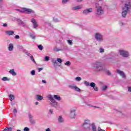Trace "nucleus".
I'll list each match as a JSON object with an SVG mask.
<instances>
[{
  "label": "nucleus",
  "mask_w": 131,
  "mask_h": 131,
  "mask_svg": "<svg viewBox=\"0 0 131 131\" xmlns=\"http://www.w3.org/2000/svg\"><path fill=\"white\" fill-rule=\"evenodd\" d=\"M47 98L50 101L51 106H52V107H54V108H56V109H59L60 105H59V103H58V102L56 101V100H57V101H61V99L60 96L54 95L53 96V95L50 94L47 96Z\"/></svg>",
  "instance_id": "obj_1"
},
{
  "label": "nucleus",
  "mask_w": 131,
  "mask_h": 131,
  "mask_svg": "<svg viewBox=\"0 0 131 131\" xmlns=\"http://www.w3.org/2000/svg\"><path fill=\"white\" fill-rule=\"evenodd\" d=\"M130 1H127L122 7V17L123 18H125L126 17V15H127L130 11Z\"/></svg>",
  "instance_id": "obj_2"
},
{
  "label": "nucleus",
  "mask_w": 131,
  "mask_h": 131,
  "mask_svg": "<svg viewBox=\"0 0 131 131\" xmlns=\"http://www.w3.org/2000/svg\"><path fill=\"white\" fill-rule=\"evenodd\" d=\"M92 68L94 71L96 72H100V71H104L105 69L102 65V62L99 61H96L92 64Z\"/></svg>",
  "instance_id": "obj_3"
},
{
  "label": "nucleus",
  "mask_w": 131,
  "mask_h": 131,
  "mask_svg": "<svg viewBox=\"0 0 131 131\" xmlns=\"http://www.w3.org/2000/svg\"><path fill=\"white\" fill-rule=\"evenodd\" d=\"M17 12H19L20 13H24L25 14H28V15H31L32 17H36V13L34 10H32L30 8H21L19 9H15Z\"/></svg>",
  "instance_id": "obj_4"
},
{
  "label": "nucleus",
  "mask_w": 131,
  "mask_h": 131,
  "mask_svg": "<svg viewBox=\"0 0 131 131\" xmlns=\"http://www.w3.org/2000/svg\"><path fill=\"white\" fill-rule=\"evenodd\" d=\"M83 129L86 130H90L91 128V122L89 120H85L84 123L82 125Z\"/></svg>",
  "instance_id": "obj_5"
},
{
  "label": "nucleus",
  "mask_w": 131,
  "mask_h": 131,
  "mask_svg": "<svg viewBox=\"0 0 131 131\" xmlns=\"http://www.w3.org/2000/svg\"><path fill=\"white\" fill-rule=\"evenodd\" d=\"M76 110H77V108L75 107H73L70 109L69 113V117L70 118H75V116H76Z\"/></svg>",
  "instance_id": "obj_6"
},
{
  "label": "nucleus",
  "mask_w": 131,
  "mask_h": 131,
  "mask_svg": "<svg viewBox=\"0 0 131 131\" xmlns=\"http://www.w3.org/2000/svg\"><path fill=\"white\" fill-rule=\"evenodd\" d=\"M96 14L99 16L103 15L104 14V9H103V7L100 6H96Z\"/></svg>",
  "instance_id": "obj_7"
},
{
  "label": "nucleus",
  "mask_w": 131,
  "mask_h": 131,
  "mask_svg": "<svg viewBox=\"0 0 131 131\" xmlns=\"http://www.w3.org/2000/svg\"><path fill=\"white\" fill-rule=\"evenodd\" d=\"M95 39H96L97 41H103V40H104L103 35H102V34L100 33H96L95 34Z\"/></svg>",
  "instance_id": "obj_8"
},
{
  "label": "nucleus",
  "mask_w": 131,
  "mask_h": 131,
  "mask_svg": "<svg viewBox=\"0 0 131 131\" xmlns=\"http://www.w3.org/2000/svg\"><path fill=\"white\" fill-rule=\"evenodd\" d=\"M119 54L122 56V57H124V58H127V57L129 56V53H128V51L123 50H119Z\"/></svg>",
  "instance_id": "obj_9"
},
{
  "label": "nucleus",
  "mask_w": 131,
  "mask_h": 131,
  "mask_svg": "<svg viewBox=\"0 0 131 131\" xmlns=\"http://www.w3.org/2000/svg\"><path fill=\"white\" fill-rule=\"evenodd\" d=\"M31 22L32 23V28L34 29H37L38 28V24H37V21L34 18L31 19Z\"/></svg>",
  "instance_id": "obj_10"
},
{
  "label": "nucleus",
  "mask_w": 131,
  "mask_h": 131,
  "mask_svg": "<svg viewBox=\"0 0 131 131\" xmlns=\"http://www.w3.org/2000/svg\"><path fill=\"white\" fill-rule=\"evenodd\" d=\"M69 88L73 91H76V92H80V89L77 87L75 84H71L69 85Z\"/></svg>",
  "instance_id": "obj_11"
},
{
  "label": "nucleus",
  "mask_w": 131,
  "mask_h": 131,
  "mask_svg": "<svg viewBox=\"0 0 131 131\" xmlns=\"http://www.w3.org/2000/svg\"><path fill=\"white\" fill-rule=\"evenodd\" d=\"M57 62H58V63H59V64H62V62H63V60L61 58H57V60H56L55 59H53L52 60V62L54 65V67H56V64H57Z\"/></svg>",
  "instance_id": "obj_12"
},
{
  "label": "nucleus",
  "mask_w": 131,
  "mask_h": 131,
  "mask_svg": "<svg viewBox=\"0 0 131 131\" xmlns=\"http://www.w3.org/2000/svg\"><path fill=\"white\" fill-rule=\"evenodd\" d=\"M115 57V55L114 54V53H112L109 54L107 55H106L105 56V58L107 60H114Z\"/></svg>",
  "instance_id": "obj_13"
},
{
  "label": "nucleus",
  "mask_w": 131,
  "mask_h": 131,
  "mask_svg": "<svg viewBox=\"0 0 131 131\" xmlns=\"http://www.w3.org/2000/svg\"><path fill=\"white\" fill-rule=\"evenodd\" d=\"M116 71L117 73H118V74H119V75H120V76H121L122 78H125V74L124 73V72H123V71L120 70H117Z\"/></svg>",
  "instance_id": "obj_14"
},
{
  "label": "nucleus",
  "mask_w": 131,
  "mask_h": 131,
  "mask_svg": "<svg viewBox=\"0 0 131 131\" xmlns=\"http://www.w3.org/2000/svg\"><path fill=\"white\" fill-rule=\"evenodd\" d=\"M30 122L32 124H35V120L33 119V116L31 114H29Z\"/></svg>",
  "instance_id": "obj_15"
},
{
  "label": "nucleus",
  "mask_w": 131,
  "mask_h": 131,
  "mask_svg": "<svg viewBox=\"0 0 131 131\" xmlns=\"http://www.w3.org/2000/svg\"><path fill=\"white\" fill-rule=\"evenodd\" d=\"M93 12V8H88L83 11V14H90Z\"/></svg>",
  "instance_id": "obj_16"
},
{
  "label": "nucleus",
  "mask_w": 131,
  "mask_h": 131,
  "mask_svg": "<svg viewBox=\"0 0 131 131\" xmlns=\"http://www.w3.org/2000/svg\"><path fill=\"white\" fill-rule=\"evenodd\" d=\"M65 49L62 48H59L58 47L55 46L53 48V52H62V51H64Z\"/></svg>",
  "instance_id": "obj_17"
},
{
  "label": "nucleus",
  "mask_w": 131,
  "mask_h": 131,
  "mask_svg": "<svg viewBox=\"0 0 131 131\" xmlns=\"http://www.w3.org/2000/svg\"><path fill=\"white\" fill-rule=\"evenodd\" d=\"M90 86H91V88H93L95 92H98V91H99V89L97 86H96V83L94 82H91L90 83Z\"/></svg>",
  "instance_id": "obj_18"
},
{
  "label": "nucleus",
  "mask_w": 131,
  "mask_h": 131,
  "mask_svg": "<svg viewBox=\"0 0 131 131\" xmlns=\"http://www.w3.org/2000/svg\"><path fill=\"white\" fill-rule=\"evenodd\" d=\"M14 31H12V30H7L5 32V33L7 35H14Z\"/></svg>",
  "instance_id": "obj_19"
},
{
  "label": "nucleus",
  "mask_w": 131,
  "mask_h": 131,
  "mask_svg": "<svg viewBox=\"0 0 131 131\" xmlns=\"http://www.w3.org/2000/svg\"><path fill=\"white\" fill-rule=\"evenodd\" d=\"M9 72L10 74L12 75V76H16L17 75V73L15 72V70L14 69L10 70Z\"/></svg>",
  "instance_id": "obj_20"
},
{
  "label": "nucleus",
  "mask_w": 131,
  "mask_h": 131,
  "mask_svg": "<svg viewBox=\"0 0 131 131\" xmlns=\"http://www.w3.org/2000/svg\"><path fill=\"white\" fill-rule=\"evenodd\" d=\"M29 36L30 38L33 39L34 40L36 39V36H35V34H34V33H30Z\"/></svg>",
  "instance_id": "obj_21"
},
{
  "label": "nucleus",
  "mask_w": 131,
  "mask_h": 131,
  "mask_svg": "<svg viewBox=\"0 0 131 131\" xmlns=\"http://www.w3.org/2000/svg\"><path fill=\"white\" fill-rule=\"evenodd\" d=\"M17 22L18 24H19V25H21V26H22L23 27H25V26H26V24L20 19H18L17 20Z\"/></svg>",
  "instance_id": "obj_22"
},
{
  "label": "nucleus",
  "mask_w": 131,
  "mask_h": 131,
  "mask_svg": "<svg viewBox=\"0 0 131 131\" xmlns=\"http://www.w3.org/2000/svg\"><path fill=\"white\" fill-rule=\"evenodd\" d=\"M43 99V97H42L41 95H36V99L37 101H41Z\"/></svg>",
  "instance_id": "obj_23"
},
{
  "label": "nucleus",
  "mask_w": 131,
  "mask_h": 131,
  "mask_svg": "<svg viewBox=\"0 0 131 131\" xmlns=\"http://www.w3.org/2000/svg\"><path fill=\"white\" fill-rule=\"evenodd\" d=\"M8 49L9 52H12L13 50H14V45H13V43L9 44Z\"/></svg>",
  "instance_id": "obj_24"
},
{
  "label": "nucleus",
  "mask_w": 131,
  "mask_h": 131,
  "mask_svg": "<svg viewBox=\"0 0 131 131\" xmlns=\"http://www.w3.org/2000/svg\"><path fill=\"white\" fill-rule=\"evenodd\" d=\"M117 112L118 115H119V117H123L124 116V114L120 111L116 110Z\"/></svg>",
  "instance_id": "obj_25"
},
{
  "label": "nucleus",
  "mask_w": 131,
  "mask_h": 131,
  "mask_svg": "<svg viewBox=\"0 0 131 131\" xmlns=\"http://www.w3.org/2000/svg\"><path fill=\"white\" fill-rule=\"evenodd\" d=\"M82 7L80 5L75 6L72 8L73 11H76V10H80L81 9Z\"/></svg>",
  "instance_id": "obj_26"
},
{
  "label": "nucleus",
  "mask_w": 131,
  "mask_h": 131,
  "mask_svg": "<svg viewBox=\"0 0 131 131\" xmlns=\"http://www.w3.org/2000/svg\"><path fill=\"white\" fill-rule=\"evenodd\" d=\"M58 121L60 123H62L64 122V119H63V117H62V116H59L58 118Z\"/></svg>",
  "instance_id": "obj_27"
},
{
  "label": "nucleus",
  "mask_w": 131,
  "mask_h": 131,
  "mask_svg": "<svg viewBox=\"0 0 131 131\" xmlns=\"http://www.w3.org/2000/svg\"><path fill=\"white\" fill-rule=\"evenodd\" d=\"M9 100L10 101H14L15 100V96L13 95L12 94H10L9 96Z\"/></svg>",
  "instance_id": "obj_28"
},
{
  "label": "nucleus",
  "mask_w": 131,
  "mask_h": 131,
  "mask_svg": "<svg viewBox=\"0 0 131 131\" xmlns=\"http://www.w3.org/2000/svg\"><path fill=\"white\" fill-rule=\"evenodd\" d=\"M2 80L3 81H10V80H11V79H10L9 78H8L7 77H4L2 78Z\"/></svg>",
  "instance_id": "obj_29"
},
{
  "label": "nucleus",
  "mask_w": 131,
  "mask_h": 131,
  "mask_svg": "<svg viewBox=\"0 0 131 131\" xmlns=\"http://www.w3.org/2000/svg\"><path fill=\"white\" fill-rule=\"evenodd\" d=\"M30 59L35 64L36 63V62H35V60H34V58H33V56L32 55H31L30 56Z\"/></svg>",
  "instance_id": "obj_30"
},
{
  "label": "nucleus",
  "mask_w": 131,
  "mask_h": 131,
  "mask_svg": "<svg viewBox=\"0 0 131 131\" xmlns=\"http://www.w3.org/2000/svg\"><path fill=\"white\" fill-rule=\"evenodd\" d=\"M75 81H81V77H76L75 78Z\"/></svg>",
  "instance_id": "obj_31"
},
{
  "label": "nucleus",
  "mask_w": 131,
  "mask_h": 131,
  "mask_svg": "<svg viewBox=\"0 0 131 131\" xmlns=\"http://www.w3.org/2000/svg\"><path fill=\"white\" fill-rule=\"evenodd\" d=\"M12 127H6L5 129H4L2 131H12Z\"/></svg>",
  "instance_id": "obj_32"
},
{
  "label": "nucleus",
  "mask_w": 131,
  "mask_h": 131,
  "mask_svg": "<svg viewBox=\"0 0 131 131\" xmlns=\"http://www.w3.org/2000/svg\"><path fill=\"white\" fill-rule=\"evenodd\" d=\"M92 128L93 131H96V125H95V124L94 123L92 124Z\"/></svg>",
  "instance_id": "obj_33"
},
{
  "label": "nucleus",
  "mask_w": 131,
  "mask_h": 131,
  "mask_svg": "<svg viewBox=\"0 0 131 131\" xmlns=\"http://www.w3.org/2000/svg\"><path fill=\"white\" fill-rule=\"evenodd\" d=\"M67 42L69 46H72V45H73V42H72L71 40H68Z\"/></svg>",
  "instance_id": "obj_34"
},
{
  "label": "nucleus",
  "mask_w": 131,
  "mask_h": 131,
  "mask_svg": "<svg viewBox=\"0 0 131 131\" xmlns=\"http://www.w3.org/2000/svg\"><path fill=\"white\" fill-rule=\"evenodd\" d=\"M119 25L120 26H124V25H125V24L122 22V21H119Z\"/></svg>",
  "instance_id": "obj_35"
},
{
  "label": "nucleus",
  "mask_w": 131,
  "mask_h": 131,
  "mask_svg": "<svg viewBox=\"0 0 131 131\" xmlns=\"http://www.w3.org/2000/svg\"><path fill=\"white\" fill-rule=\"evenodd\" d=\"M64 65H66V66H70L71 65V62H70L69 61H68L64 63Z\"/></svg>",
  "instance_id": "obj_36"
},
{
  "label": "nucleus",
  "mask_w": 131,
  "mask_h": 131,
  "mask_svg": "<svg viewBox=\"0 0 131 131\" xmlns=\"http://www.w3.org/2000/svg\"><path fill=\"white\" fill-rule=\"evenodd\" d=\"M84 83L85 85H86V86H89V85L91 86V84H90V82H89L87 81H84Z\"/></svg>",
  "instance_id": "obj_37"
},
{
  "label": "nucleus",
  "mask_w": 131,
  "mask_h": 131,
  "mask_svg": "<svg viewBox=\"0 0 131 131\" xmlns=\"http://www.w3.org/2000/svg\"><path fill=\"white\" fill-rule=\"evenodd\" d=\"M44 61H50V57L45 56V57L44 58Z\"/></svg>",
  "instance_id": "obj_38"
},
{
  "label": "nucleus",
  "mask_w": 131,
  "mask_h": 131,
  "mask_svg": "<svg viewBox=\"0 0 131 131\" xmlns=\"http://www.w3.org/2000/svg\"><path fill=\"white\" fill-rule=\"evenodd\" d=\"M107 89H108V86H107V85H104L102 86V91H106Z\"/></svg>",
  "instance_id": "obj_39"
},
{
  "label": "nucleus",
  "mask_w": 131,
  "mask_h": 131,
  "mask_svg": "<svg viewBox=\"0 0 131 131\" xmlns=\"http://www.w3.org/2000/svg\"><path fill=\"white\" fill-rule=\"evenodd\" d=\"M48 113H49V114H53V113H54V110H52V109H50L49 110Z\"/></svg>",
  "instance_id": "obj_40"
},
{
  "label": "nucleus",
  "mask_w": 131,
  "mask_h": 131,
  "mask_svg": "<svg viewBox=\"0 0 131 131\" xmlns=\"http://www.w3.org/2000/svg\"><path fill=\"white\" fill-rule=\"evenodd\" d=\"M38 48L39 50H40V51H42L43 47L41 45L38 46Z\"/></svg>",
  "instance_id": "obj_41"
},
{
  "label": "nucleus",
  "mask_w": 131,
  "mask_h": 131,
  "mask_svg": "<svg viewBox=\"0 0 131 131\" xmlns=\"http://www.w3.org/2000/svg\"><path fill=\"white\" fill-rule=\"evenodd\" d=\"M31 75H33V76L35 75V71L32 70V71H31Z\"/></svg>",
  "instance_id": "obj_42"
},
{
  "label": "nucleus",
  "mask_w": 131,
  "mask_h": 131,
  "mask_svg": "<svg viewBox=\"0 0 131 131\" xmlns=\"http://www.w3.org/2000/svg\"><path fill=\"white\" fill-rule=\"evenodd\" d=\"M99 52L100 53H104V49L100 48L99 49Z\"/></svg>",
  "instance_id": "obj_43"
},
{
  "label": "nucleus",
  "mask_w": 131,
  "mask_h": 131,
  "mask_svg": "<svg viewBox=\"0 0 131 131\" xmlns=\"http://www.w3.org/2000/svg\"><path fill=\"white\" fill-rule=\"evenodd\" d=\"M53 21L54 22H59V19H58V18H53Z\"/></svg>",
  "instance_id": "obj_44"
},
{
  "label": "nucleus",
  "mask_w": 131,
  "mask_h": 131,
  "mask_svg": "<svg viewBox=\"0 0 131 131\" xmlns=\"http://www.w3.org/2000/svg\"><path fill=\"white\" fill-rule=\"evenodd\" d=\"M14 38H15V39H19L20 38V36L17 35H15V36L14 37Z\"/></svg>",
  "instance_id": "obj_45"
},
{
  "label": "nucleus",
  "mask_w": 131,
  "mask_h": 131,
  "mask_svg": "<svg viewBox=\"0 0 131 131\" xmlns=\"http://www.w3.org/2000/svg\"><path fill=\"white\" fill-rule=\"evenodd\" d=\"M24 131H29V128L26 127L24 128Z\"/></svg>",
  "instance_id": "obj_46"
},
{
  "label": "nucleus",
  "mask_w": 131,
  "mask_h": 131,
  "mask_svg": "<svg viewBox=\"0 0 131 131\" xmlns=\"http://www.w3.org/2000/svg\"><path fill=\"white\" fill-rule=\"evenodd\" d=\"M98 131H106V130H104V129H101V127H98Z\"/></svg>",
  "instance_id": "obj_47"
},
{
  "label": "nucleus",
  "mask_w": 131,
  "mask_h": 131,
  "mask_svg": "<svg viewBox=\"0 0 131 131\" xmlns=\"http://www.w3.org/2000/svg\"><path fill=\"white\" fill-rule=\"evenodd\" d=\"M69 0H62V4H67Z\"/></svg>",
  "instance_id": "obj_48"
},
{
  "label": "nucleus",
  "mask_w": 131,
  "mask_h": 131,
  "mask_svg": "<svg viewBox=\"0 0 131 131\" xmlns=\"http://www.w3.org/2000/svg\"><path fill=\"white\" fill-rule=\"evenodd\" d=\"M26 55H27V56H28V57H30V55H31L30 53H28V52H25Z\"/></svg>",
  "instance_id": "obj_49"
},
{
  "label": "nucleus",
  "mask_w": 131,
  "mask_h": 131,
  "mask_svg": "<svg viewBox=\"0 0 131 131\" xmlns=\"http://www.w3.org/2000/svg\"><path fill=\"white\" fill-rule=\"evenodd\" d=\"M42 69H43L42 68H38V72H40V71H41V70H42Z\"/></svg>",
  "instance_id": "obj_50"
},
{
  "label": "nucleus",
  "mask_w": 131,
  "mask_h": 131,
  "mask_svg": "<svg viewBox=\"0 0 131 131\" xmlns=\"http://www.w3.org/2000/svg\"><path fill=\"white\" fill-rule=\"evenodd\" d=\"M107 74L108 75H111V72L109 71H107Z\"/></svg>",
  "instance_id": "obj_51"
},
{
  "label": "nucleus",
  "mask_w": 131,
  "mask_h": 131,
  "mask_svg": "<svg viewBox=\"0 0 131 131\" xmlns=\"http://www.w3.org/2000/svg\"><path fill=\"white\" fill-rule=\"evenodd\" d=\"M13 113L14 114H16L17 113V110H16V108H14V110H13Z\"/></svg>",
  "instance_id": "obj_52"
},
{
  "label": "nucleus",
  "mask_w": 131,
  "mask_h": 131,
  "mask_svg": "<svg viewBox=\"0 0 131 131\" xmlns=\"http://www.w3.org/2000/svg\"><path fill=\"white\" fill-rule=\"evenodd\" d=\"M128 91L131 92V87H128Z\"/></svg>",
  "instance_id": "obj_53"
},
{
  "label": "nucleus",
  "mask_w": 131,
  "mask_h": 131,
  "mask_svg": "<svg viewBox=\"0 0 131 131\" xmlns=\"http://www.w3.org/2000/svg\"><path fill=\"white\" fill-rule=\"evenodd\" d=\"M3 26H4V27H7V26H8V24H3Z\"/></svg>",
  "instance_id": "obj_54"
},
{
  "label": "nucleus",
  "mask_w": 131,
  "mask_h": 131,
  "mask_svg": "<svg viewBox=\"0 0 131 131\" xmlns=\"http://www.w3.org/2000/svg\"><path fill=\"white\" fill-rule=\"evenodd\" d=\"M42 82L43 83H47V81H46V80H42Z\"/></svg>",
  "instance_id": "obj_55"
},
{
  "label": "nucleus",
  "mask_w": 131,
  "mask_h": 131,
  "mask_svg": "<svg viewBox=\"0 0 131 131\" xmlns=\"http://www.w3.org/2000/svg\"><path fill=\"white\" fill-rule=\"evenodd\" d=\"M46 131H51V129H50V128H48L46 129Z\"/></svg>",
  "instance_id": "obj_56"
},
{
  "label": "nucleus",
  "mask_w": 131,
  "mask_h": 131,
  "mask_svg": "<svg viewBox=\"0 0 131 131\" xmlns=\"http://www.w3.org/2000/svg\"><path fill=\"white\" fill-rule=\"evenodd\" d=\"M77 2H78L79 3H80L81 2H82V0H76Z\"/></svg>",
  "instance_id": "obj_57"
},
{
  "label": "nucleus",
  "mask_w": 131,
  "mask_h": 131,
  "mask_svg": "<svg viewBox=\"0 0 131 131\" xmlns=\"http://www.w3.org/2000/svg\"><path fill=\"white\" fill-rule=\"evenodd\" d=\"M38 104H39L38 102H35V105H38Z\"/></svg>",
  "instance_id": "obj_58"
},
{
  "label": "nucleus",
  "mask_w": 131,
  "mask_h": 131,
  "mask_svg": "<svg viewBox=\"0 0 131 131\" xmlns=\"http://www.w3.org/2000/svg\"><path fill=\"white\" fill-rule=\"evenodd\" d=\"M19 49H23V47L20 46V47H19Z\"/></svg>",
  "instance_id": "obj_59"
},
{
  "label": "nucleus",
  "mask_w": 131,
  "mask_h": 131,
  "mask_svg": "<svg viewBox=\"0 0 131 131\" xmlns=\"http://www.w3.org/2000/svg\"><path fill=\"white\" fill-rule=\"evenodd\" d=\"M95 108H100V107L94 106Z\"/></svg>",
  "instance_id": "obj_60"
},
{
  "label": "nucleus",
  "mask_w": 131,
  "mask_h": 131,
  "mask_svg": "<svg viewBox=\"0 0 131 131\" xmlns=\"http://www.w3.org/2000/svg\"><path fill=\"white\" fill-rule=\"evenodd\" d=\"M3 1H4V0H0V2H3Z\"/></svg>",
  "instance_id": "obj_61"
},
{
  "label": "nucleus",
  "mask_w": 131,
  "mask_h": 131,
  "mask_svg": "<svg viewBox=\"0 0 131 131\" xmlns=\"http://www.w3.org/2000/svg\"><path fill=\"white\" fill-rule=\"evenodd\" d=\"M99 2H102V0H98Z\"/></svg>",
  "instance_id": "obj_62"
}]
</instances>
